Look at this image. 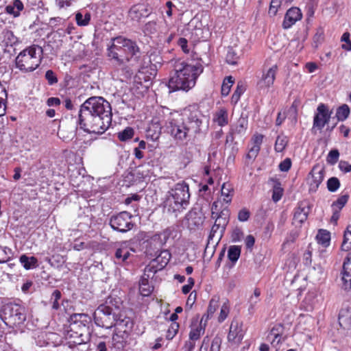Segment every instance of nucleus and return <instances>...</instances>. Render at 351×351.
I'll use <instances>...</instances> for the list:
<instances>
[{
    "label": "nucleus",
    "mask_w": 351,
    "mask_h": 351,
    "mask_svg": "<svg viewBox=\"0 0 351 351\" xmlns=\"http://www.w3.org/2000/svg\"><path fill=\"white\" fill-rule=\"evenodd\" d=\"M234 82V81L232 76L225 77L221 86V95L223 96H227L229 94Z\"/></svg>",
    "instance_id": "obj_40"
},
{
    "label": "nucleus",
    "mask_w": 351,
    "mask_h": 351,
    "mask_svg": "<svg viewBox=\"0 0 351 351\" xmlns=\"http://www.w3.org/2000/svg\"><path fill=\"white\" fill-rule=\"evenodd\" d=\"M171 258V254L167 250L160 252L152 261L158 266V268L162 269L169 263Z\"/></svg>",
    "instance_id": "obj_26"
},
{
    "label": "nucleus",
    "mask_w": 351,
    "mask_h": 351,
    "mask_svg": "<svg viewBox=\"0 0 351 351\" xmlns=\"http://www.w3.org/2000/svg\"><path fill=\"white\" fill-rule=\"evenodd\" d=\"M132 12L139 14L141 17H147L152 12V7L146 4H141L134 7L132 9Z\"/></svg>",
    "instance_id": "obj_32"
},
{
    "label": "nucleus",
    "mask_w": 351,
    "mask_h": 351,
    "mask_svg": "<svg viewBox=\"0 0 351 351\" xmlns=\"http://www.w3.org/2000/svg\"><path fill=\"white\" fill-rule=\"evenodd\" d=\"M213 123L220 127H223L228 124V112L225 108H220L214 114L213 117Z\"/></svg>",
    "instance_id": "obj_21"
},
{
    "label": "nucleus",
    "mask_w": 351,
    "mask_h": 351,
    "mask_svg": "<svg viewBox=\"0 0 351 351\" xmlns=\"http://www.w3.org/2000/svg\"><path fill=\"white\" fill-rule=\"evenodd\" d=\"M154 291L153 280L141 277L139 281V291L141 295L146 297L151 295Z\"/></svg>",
    "instance_id": "obj_22"
},
{
    "label": "nucleus",
    "mask_w": 351,
    "mask_h": 351,
    "mask_svg": "<svg viewBox=\"0 0 351 351\" xmlns=\"http://www.w3.org/2000/svg\"><path fill=\"white\" fill-rule=\"evenodd\" d=\"M132 218V215L130 213L123 211L111 216L109 223L114 230L125 233L134 226Z\"/></svg>",
    "instance_id": "obj_9"
},
{
    "label": "nucleus",
    "mask_w": 351,
    "mask_h": 351,
    "mask_svg": "<svg viewBox=\"0 0 351 351\" xmlns=\"http://www.w3.org/2000/svg\"><path fill=\"white\" fill-rule=\"evenodd\" d=\"M239 59L237 53L233 49H229L226 55V62L229 64L234 65L237 64Z\"/></svg>",
    "instance_id": "obj_51"
},
{
    "label": "nucleus",
    "mask_w": 351,
    "mask_h": 351,
    "mask_svg": "<svg viewBox=\"0 0 351 351\" xmlns=\"http://www.w3.org/2000/svg\"><path fill=\"white\" fill-rule=\"evenodd\" d=\"M283 189L279 182H276L272 189V199L274 202H278L282 196Z\"/></svg>",
    "instance_id": "obj_42"
},
{
    "label": "nucleus",
    "mask_w": 351,
    "mask_h": 351,
    "mask_svg": "<svg viewBox=\"0 0 351 351\" xmlns=\"http://www.w3.org/2000/svg\"><path fill=\"white\" fill-rule=\"evenodd\" d=\"M135 252L136 250L128 241L123 242L115 251V261L117 264L128 265L132 262Z\"/></svg>",
    "instance_id": "obj_11"
},
{
    "label": "nucleus",
    "mask_w": 351,
    "mask_h": 351,
    "mask_svg": "<svg viewBox=\"0 0 351 351\" xmlns=\"http://www.w3.org/2000/svg\"><path fill=\"white\" fill-rule=\"evenodd\" d=\"M324 177V170L313 167L307 177V183L309 186V191L315 193L318 189Z\"/></svg>",
    "instance_id": "obj_17"
},
{
    "label": "nucleus",
    "mask_w": 351,
    "mask_h": 351,
    "mask_svg": "<svg viewBox=\"0 0 351 351\" xmlns=\"http://www.w3.org/2000/svg\"><path fill=\"white\" fill-rule=\"evenodd\" d=\"M137 173L143 178L149 177L153 173V165L149 162L140 165L137 169Z\"/></svg>",
    "instance_id": "obj_36"
},
{
    "label": "nucleus",
    "mask_w": 351,
    "mask_h": 351,
    "mask_svg": "<svg viewBox=\"0 0 351 351\" xmlns=\"http://www.w3.org/2000/svg\"><path fill=\"white\" fill-rule=\"evenodd\" d=\"M2 38L6 45L13 46L19 43L18 38L9 29H4L2 32Z\"/></svg>",
    "instance_id": "obj_31"
},
{
    "label": "nucleus",
    "mask_w": 351,
    "mask_h": 351,
    "mask_svg": "<svg viewBox=\"0 0 351 351\" xmlns=\"http://www.w3.org/2000/svg\"><path fill=\"white\" fill-rule=\"evenodd\" d=\"M134 135V130L131 128H126L124 130L118 134L119 139L121 141H125L130 139Z\"/></svg>",
    "instance_id": "obj_54"
},
{
    "label": "nucleus",
    "mask_w": 351,
    "mask_h": 351,
    "mask_svg": "<svg viewBox=\"0 0 351 351\" xmlns=\"http://www.w3.org/2000/svg\"><path fill=\"white\" fill-rule=\"evenodd\" d=\"M278 71V66L274 64L270 66L265 62L263 66L262 75L260 77L257 86L260 90H265L274 85L276 76Z\"/></svg>",
    "instance_id": "obj_10"
},
{
    "label": "nucleus",
    "mask_w": 351,
    "mask_h": 351,
    "mask_svg": "<svg viewBox=\"0 0 351 351\" xmlns=\"http://www.w3.org/2000/svg\"><path fill=\"white\" fill-rule=\"evenodd\" d=\"M292 162L291 158H286L282 160L278 165V168L280 171L287 172L291 167Z\"/></svg>",
    "instance_id": "obj_60"
},
{
    "label": "nucleus",
    "mask_w": 351,
    "mask_h": 351,
    "mask_svg": "<svg viewBox=\"0 0 351 351\" xmlns=\"http://www.w3.org/2000/svg\"><path fill=\"white\" fill-rule=\"evenodd\" d=\"M84 333L79 332L77 334L69 335V333L67 332L66 339L68 340L69 347H74L78 345H82L88 341L90 336L84 337Z\"/></svg>",
    "instance_id": "obj_23"
},
{
    "label": "nucleus",
    "mask_w": 351,
    "mask_h": 351,
    "mask_svg": "<svg viewBox=\"0 0 351 351\" xmlns=\"http://www.w3.org/2000/svg\"><path fill=\"white\" fill-rule=\"evenodd\" d=\"M196 212L190 211L186 216V219L188 221V226L190 228H192V226H197L200 223V217L197 216Z\"/></svg>",
    "instance_id": "obj_44"
},
{
    "label": "nucleus",
    "mask_w": 351,
    "mask_h": 351,
    "mask_svg": "<svg viewBox=\"0 0 351 351\" xmlns=\"http://www.w3.org/2000/svg\"><path fill=\"white\" fill-rule=\"evenodd\" d=\"M178 45L180 47L182 51L186 54H190L193 52V45L189 44L187 40L184 38H180L178 41Z\"/></svg>",
    "instance_id": "obj_47"
},
{
    "label": "nucleus",
    "mask_w": 351,
    "mask_h": 351,
    "mask_svg": "<svg viewBox=\"0 0 351 351\" xmlns=\"http://www.w3.org/2000/svg\"><path fill=\"white\" fill-rule=\"evenodd\" d=\"M69 322L77 324L80 326V332L84 333V337L90 336L89 325L91 317L86 313H75L71 315Z\"/></svg>",
    "instance_id": "obj_16"
},
{
    "label": "nucleus",
    "mask_w": 351,
    "mask_h": 351,
    "mask_svg": "<svg viewBox=\"0 0 351 351\" xmlns=\"http://www.w3.org/2000/svg\"><path fill=\"white\" fill-rule=\"evenodd\" d=\"M112 122L110 103L101 97H91L80 106L79 123L88 133L103 134Z\"/></svg>",
    "instance_id": "obj_1"
},
{
    "label": "nucleus",
    "mask_w": 351,
    "mask_h": 351,
    "mask_svg": "<svg viewBox=\"0 0 351 351\" xmlns=\"http://www.w3.org/2000/svg\"><path fill=\"white\" fill-rule=\"evenodd\" d=\"M1 317L7 325L16 326L25 321L26 311L25 307L20 304L8 303L3 306Z\"/></svg>",
    "instance_id": "obj_7"
},
{
    "label": "nucleus",
    "mask_w": 351,
    "mask_h": 351,
    "mask_svg": "<svg viewBox=\"0 0 351 351\" xmlns=\"http://www.w3.org/2000/svg\"><path fill=\"white\" fill-rule=\"evenodd\" d=\"M259 152H260L259 147H254L252 146L246 155V159L249 160L251 162L254 161L256 159V158L257 157Z\"/></svg>",
    "instance_id": "obj_61"
},
{
    "label": "nucleus",
    "mask_w": 351,
    "mask_h": 351,
    "mask_svg": "<svg viewBox=\"0 0 351 351\" xmlns=\"http://www.w3.org/2000/svg\"><path fill=\"white\" fill-rule=\"evenodd\" d=\"M180 124L177 125V139L184 140L189 131L199 132L204 115L197 104L189 105L180 110Z\"/></svg>",
    "instance_id": "obj_4"
},
{
    "label": "nucleus",
    "mask_w": 351,
    "mask_h": 351,
    "mask_svg": "<svg viewBox=\"0 0 351 351\" xmlns=\"http://www.w3.org/2000/svg\"><path fill=\"white\" fill-rule=\"evenodd\" d=\"M160 270L161 269L158 268V266L154 264V262L151 261L150 263L145 267L142 277H146L147 279L149 278L153 280L156 273Z\"/></svg>",
    "instance_id": "obj_34"
},
{
    "label": "nucleus",
    "mask_w": 351,
    "mask_h": 351,
    "mask_svg": "<svg viewBox=\"0 0 351 351\" xmlns=\"http://www.w3.org/2000/svg\"><path fill=\"white\" fill-rule=\"evenodd\" d=\"M124 319L118 322L112 337V345L118 350L123 349L128 344L130 332L134 326L133 320L130 317H124Z\"/></svg>",
    "instance_id": "obj_8"
},
{
    "label": "nucleus",
    "mask_w": 351,
    "mask_h": 351,
    "mask_svg": "<svg viewBox=\"0 0 351 351\" xmlns=\"http://www.w3.org/2000/svg\"><path fill=\"white\" fill-rule=\"evenodd\" d=\"M124 317H130L128 312L123 308L120 298L108 297L105 303L100 304L93 313V318L97 326L110 328L118 325Z\"/></svg>",
    "instance_id": "obj_2"
},
{
    "label": "nucleus",
    "mask_w": 351,
    "mask_h": 351,
    "mask_svg": "<svg viewBox=\"0 0 351 351\" xmlns=\"http://www.w3.org/2000/svg\"><path fill=\"white\" fill-rule=\"evenodd\" d=\"M244 335L245 330L243 328V324L237 319H233L228 335V341L232 345L238 346L241 343Z\"/></svg>",
    "instance_id": "obj_13"
},
{
    "label": "nucleus",
    "mask_w": 351,
    "mask_h": 351,
    "mask_svg": "<svg viewBox=\"0 0 351 351\" xmlns=\"http://www.w3.org/2000/svg\"><path fill=\"white\" fill-rule=\"evenodd\" d=\"M205 328L204 326L199 324L193 325L189 334V338L191 341L197 340L204 333Z\"/></svg>",
    "instance_id": "obj_37"
},
{
    "label": "nucleus",
    "mask_w": 351,
    "mask_h": 351,
    "mask_svg": "<svg viewBox=\"0 0 351 351\" xmlns=\"http://www.w3.org/2000/svg\"><path fill=\"white\" fill-rule=\"evenodd\" d=\"M302 17L301 10L296 7H293L289 9L285 16L282 23L284 29H289L293 25L298 21H300Z\"/></svg>",
    "instance_id": "obj_18"
},
{
    "label": "nucleus",
    "mask_w": 351,
    "mask_h": 351,
    "mask_svg": "<svg viewBox=\"0 0 351 351\" xmlns=\"http://www.w3.org/2000/svg\"><path fill=\"white\" fill-rule=\"evenodd\" d=\"M241 254V247L238 245L230 246L228 251V257L232 263L239 259Z\"/></svg>",
    "instance_id": "obj_39"
},
{
    "label": "nucleus",
    "mask_w": 351,
    "mask_h": 351,
    "mask_svg": "<svg viewBox=\"0 0 351 351\" xmlns=\"http://www.w3.org/2000/svg\"><path fill=\"white\" fill-rule=\"evenodd\" d=\"M261 299L250 298L248 300V313L251 315H254L258 308V303Z\"/></svg>",
    "instance_id": "obj_53"
},
{
    "label": "nucleus",
    "mask_w": 351,
    "mask_h": 351,
    "mask_svg": "<svg viewBox=\"0 0 351 351\" xmlns=\"http://www.w3.org/2000/svg\"><path fill=\"white\" fill-rule=\"evenodd\" d=\"M245 87L242 84H238L236 90L232 95L231 102L237 104L240 99L241 95L244 93Z\"/></svg>",
    "instance_id": "obj_52"
},
{
    "label": "nucleus",
    "mask_w": 351,
    "mask_h": 351,
    "mask_svg": "<svg viewBox=\"0 0 351 351\" xmlns=\"http://www.w3.org/2000/svg\"><path fill=\"white\" fill-rule=\"evenodd\" d=\"M219 298L217 296H214L211 298L209 302V305L207 310V313L209 315H213L219 306Z\"/></svg>",
    "instance_id": "obj_55"
},
{
    "label": "nucleus",
    "mask_w": 351,
    "mask_h": 351,
    "mask_svg": "<svg viewBox=\"0 0 351 351\" xmlns=\"http://www.w3.org/2000/svg\"><path fill=\"white\" fill-rule=\"evenodd\" d=\"M202 72L200 66L186 64L182 69L177 70V90L189 91L193 88L199 75Z\"/></svg>",
    "instance_id": "obj_6"
},
{
    "label": "nucleus",
    "mask_w": 351,
    "mask_h": 351,
    "mask_svg": "<svg viewBox=\"0 0 351 351\" xmlns=\"http://www.w3.org/2000/svg\"><path fill=\"white\" fill-rule=\"evenodd\" d=\"M350 108L346 104L339 106L336 111V117L339 121H345L350 114Z\"/></svg>",
    "instance_id": "obj_38"
},
{
    "label": "nucleus",
    "mask_w": 351,
    "mask_h": 351,
    "mask_svg": "<svg viewBox=\"0 0 351 351\" xmlns=\"http://www.w3.org/2000/svg\"><path fill=\"white\" fill-rule=\"evenodd\" d=\"M221 194L223 197V201L226 204H229L232 201L234 194L233 186L230 182L223 184L221 189Z\"/></svg>",
    "instance_id": "obj_27"
},
{
    "label": "nucleus",
    "mask_w": 351,
    "mask_h": 351,
    "mask_svg": "<svg viewBox=\"0 0 351 351\" xmlns=\"http://www.w3.org/2000/svg\"><path fill=\"white\" fill-rule=\"evenodd\" d=\"M243 237V232L241 228H236L233 230L231 239L233 242L240 241Z\"/></svg>",
    "instance_id": "obj_62"
},
{
    "label": "nucleus",
    "mask_w": 351,
    "mask_h": 351,
    "mask_svg": "<svg viewBox=\"0 0 351 351\" xmlns=\"http://www.w3.org/2000/svg\"><path fill=\"white\" fill-rule=\"evenodd\" d=\"M308 212L309 208L308 207H298L296 208L293 216L295 223H302L304 222L308 217Z\"/></svg>",
    "instance_id": "obj_29"
},
{
    "label": "nucleus",
    "mask_w": 351,
    "mask_h": 351,
    "mask_svg": "<svg viewBox=\"0 0 351 351\" xmlns=\"http://www.w3.org/2000/svg\"><path fill=\"white\" fill-rule=\"evenodd\" d=\"M45 78L49 85H53L58 82L57 77L52 70H48L46 71Z\"/></svg>",
    "instance_id": "obj_63"
},
{
    "label": "nucleus",
    "mask_w": 351,
    "mask_h": 351,
    "mask_svg": "<svg viewBox=\"0 0 351 351\" xmlns=\"http://www.w3.org/2000/svg\"><path fill=\"white\" fill-rule=\"evenodd\" d=\"M248 126L247 119L244 117H241L236 123L232 124L230 127V130L235 135L243 136L245 134Z\"/></svg>",
    "instance_id": "obj_20"
},
{
    "label": "nucleus",
    "mask_w": 351,
    "mask_h": 351,
    "mask_svg": "<svg viewBox=\"0 0 351 351\" xmlns=\"http://www.w3.org/2000/svg\"><path fill=\"white\" fill-rule=\"evenodd\" d=\"M41 47L33 45L21 51L15 59L16 67L23 73L35 71L41 64L43 59Z\"/></svg>",
    "instance_id": "obj_5"
},
{
    "label": "nucleus",
    "mask_w": 351,
    "mask_h": 351,
    "mask_svg": "<svg viewBox=\"0 0 351 351\" xmlns=\"http://www.w3.org/2000/svg\"><path fill=\"white\" fill-rule=\"evenodd\" d=\"M23 8L24 5L21 0H14L12 4H10L5 7V12L7 14L12 15L14 17H19Z\"/></svg>",
    "instance_id": "obj_24"
},
{
    "label": "nucleus",
    "mask_w": 351,
    "mask_h": 351,
    "mask_svg": "<svg viewBox=\"0 0 351 351\" xmlns=\"http://www.w3.org/2000/svg\"><path fill=\"white\" fill-rule=\"evenodd\" d=\"M342 274L343 287L344 289L351 288V252L346 258L343 265Z\"/></svg>",
    "instance_id": "obj_19"
},
{
    "label": "nucleus",
    "mask_w": 351,
    "mask_h": 351,
    "mask_svg": "<svg viewBox=\"0 0 351 351\" xmlns=\"http://www.w3.org/2000/svg\"><path fill=\"white\" fill-rule=\"evenodd\" d=\"M106 55L110 60L119 66L130 62L137 63L140 49L135 41L123 36H117L111 39Z\"/></svg>",
    "instance_id": "obj_3"
},
{
    "label": "nucleus",
    "mask_w": 351,
    "mask_h": 351,
    "mask_svg": "<svg viewBox=\"0 0 351 351\" xmlns=\"http://www.w3.org/2000/svg\"><path fill=\"white\" fill-rule=\"evenodd\" d=\"M19 261L23 267L27 270L35 268L38 265V260L34 256L29 257L23 254L21 256Z\"/></svg>",
    "instance_id": "obj_30"
},
{
    "label": "nucleus",
    "mask_w": 351,
    "mask_h": 351,
    "mask_svg": "<svg viewBox=\"0 0 351 351\" xmlns=\"http://www.w3.org/2000/svg\"><path fill=\"white\" fill-rule=\"evenodd\" d=\"M189 185L184 181L177 183V210H184L189 204Z\"/></svg>",
    "instance_id": "obj_14"
},
{
    "label": "nucleus",
    "mask_w": 351,
    "mask_h": 351,
    "mask_svg": "<svg viewBox=\"0 0 351 351\" xmlns=\"http://www.w3.org/2000/svg\"><path fill=\"white\" fill-rule=\"evenodd\" d=\"M339 152L337 149H332L327 156V162L330 165H335L339 159Z\"/></svg>",
    "instance_id": "obj_58"
},
{
    "label": "nucleus",
    "mask_w": 351,
    "mask_h": 351,
    "mask_svg": "<svg viewBox=\"0 0 351 351\" xmlns=\"http://www.w3.org/2000/svg\"><path fill=\"white\" fill-rule=\"evenodd\" d=\"M8 94L5 88L0 83V117L5 113Z\"/></svg>",
    "instance_id": "obj_35"
},
{
    "label": "nucleus",
    "mask_w": 351,
    "mask_h": 351,
    "mask_svg": "<svg viewBox=\"0 0 351 351\" xmlns=\"http://www.w3.org/2000/svg\"><path fill=\"white\" fill-rule=\"evenodd\" d=\"M351 248V230L350 227L344 232L343 240L341 244V249L343 251H348Z\"/></svg>",
    "instance_id": "obj_43"
},
{
    "label": "nucleus",
    "mask_w": 351,
    "mask_h": 351,
    "mask_svg": "<svg viewBox=\"0 0 351 351\" xmlns=\"http://www.w3.org/2000/svg\"><path fill=\"white\" fill-rule=\"evenodd\" d=\"M348 198V195H341L335 202L332 203L331 206L332 209H339V210H341L347 203Z\"/></svg>",
    "instance_id": "obj_50"
},
{
    "label": "nucleus",
    "mask_w": 351,
    "mask_h": 351,
    "mask_svg": "<svg viewBox=\"0 0 351 351\" xmlns=\"http://www.w3.org/2000/svg\"><path fill=\"white\" fill-rule=\"evenodd\" d=\"M223 135V132L221 129L215 131L212 134V145L217 147L220 145L219 140Z\"/></svg>",
    "instance_id": "obj_59"
},
{
    "label": "nucleus",
    "mask_w": 351,
    "mask_h": 351,
    "mask_svg": "<svg viewBox=\"0 0 351 351\" xmlns=\"http://www.w3.org/2000/svg\"><path fill=\"white\" fill-rule=\"evenodd\" d=\"M175 126L176 124L173 119L167 121L163 127L164 132L171 134L173 138H176V134H174Z\"/></svg>",
    "instance_id": "obj_57"
},
{
    "label": "nucleus",
    "mask_w": 351,
    "mask_h": 351,
    "mask_svg": "<svg viewBox=\"0 0 351 351\" xmlns=\"http://www.w3.org/2000/svg\"><path fill=\"white\" fill-rule=\"evenodd\" d=\"M316 237L317 239V242L319 244H322L324 246H327L329 245L330 240V235L329 232L321 230L319 231Z\"/></svg>",
    "instance_id": "obj_41"
},
{
    "label": "nucleus",
    "mask_w": 351,
    "mask_h": 351,
    "mask_svg": "<svg viewBox=\"0 0 351 351\" xmlns=\"http://www.w3.org/2000/svg\"><path fill=\"white\" fill-rule=\"evenodd\" d=\"M12 256V251L8 247H0V263L8 262Z\"/></svg>",
    "instance_id": "obj_45"
},
{
    "label": "nucleus",
    "mask_w": 351,
    "mask_h": 351,
    "mask_svg": "<svg viewBox=\"0 0 351 351\" xmlns=\"http://www.w3.org/2000/svg\"><path fill=\"white\" fill-rule=\"evenodd\" d=\"M221 340L219 337H215L210 342L209 351H220Z\"/></svg>",
    "instance_id": "obj_64"
},
{
    "label": "nucleus",
    "mask_w": 351,
    "mask_h": 351,
    "mask_svg": "<svg viewBox=\"0 0 351 351\" xmlns=\"http://www.w3.org/2000/svg\"><path fill=\"white\" fill-rule=\"evenodd\" d=\"M288 143V140L286 136H278L275 145L274 149L277 152H282L286 147Z\"/></svg>",
    "instance_id": "obj_46"
},
{
    "label": "nucleus",
    "mask_w": 351,
    "mask_h": 351,
    "mask_svg": "<svg viewBox=\"0 0 351 351\" xmlns=\"http://www.w3.org/2000/svg\"><path fill=\"white\" fill-rule=\"evenodd\" d=\"M293 1V0H271L268 12L269 14L275 16L279 9L281 8H285Z\"/></svg>",
    "instance_id": "obj_25"
},
{
    "label": "nucleus",
    "mask_w": 351,
    "mask_h": 351,
    "mask_svg": "<svg viewBox=\"0 0 351 351\" xmlns=\"http://www.w3.org/2000/svg\"><path fill=\"white\" fill-rule=\"evenodd\" d=\"M339 322L343 328L351 327V313L349 308H342L339 314Z\"/></svg>",
    "instance_id": "obj_28"
},
{
    "label": "nucleus",
    "mask_w": 351,
    "mask_h": 351,
    "mask_svg": "<svg viewBox=\"0 0 351 351\" xmlns=\"http://www.w3.org/2000/svg\"><path fill=\"white\" fill-rule=\"evenodd\" d=\"M339 180L336 177H332L327 181V189L330 192H335L340 187Z\"/></svg>",
    "instance_id": "obj_49"
},
{
    "label": "nucleus",
    "mask_w": 351,
    "mask_h": 351,
    "mask_svg": "<svg viewBox=\"0 0 351 351\" xmlns=\"http://www.w3.org/2000/svg\"><path fill=\"white\" fill-rule=\"evenodd\" d=\"M61 292L59 290H54L52 293L51 300L52 301V308L58 310L60 308L59 300L61 298Z\"/></svg>",
    "instance_id": "obj_56"
},
{
    "label": "nucleus",
    "mask_w": 351,
    "mask_h": 351,
    "mask_svg": "<svg viewBox=\"0 0 351 351\" xmlns=\"http://www.w3.org/2000/svg\"><path fill=\"white\" fill-rule=\"evenodd\" d=\"M230 313V304L228 302H224L221 306L220 313L218 317V322L219 323L223 322L228 317Z\"/></svg>",
    "instance_id": "obj_48"
},
{
    "label": "nucleus",
    "mask_w": 351,
    "mask_h": 351,
    "mask_svg": "<svg viewBox=\"0 0 351 351\" xmlns=\"http://www.w3.org/2000/svg\"><path fill=\"white\" fill-rule=\"evenodd\" d=\"M330 116L331 112L329 111L327 106L324 104H319L314 116L313 128L322 130L329 122Z\"/></svg>",
    "instance_id": "obj_12"
},
{
    "label": "nucleus",
    "mask_w": 351,
    "mask_h": 351,
    "mask_svg": "<svg viewBox=\"0 0 351 351\" xmlns=\"http://www.w3.org/2000/svg\"><path fill=\"white\" fill-rule=\"evenodd\" d=\"M228 223V219L223 212H221L219 216L215 219L214 225L213 226L210 234L208 236V240H213L216 237L217 242H218L225 230L226 226Z\"/></svg>",
    "instance_id": "obj_15"
},
{
    "label": "nucleus",
    "mask_w": 351,
    "mask_h": 351,
    "mask_svg": "<svg viewBox=\"0 0 351 351\" xmlns=\"http://www.w3.org/2000/svg\"><path fill=\"white\" fill-rule=\"evenodd\" d=\"M90 20V14L86 11L79 12L75 14V21L78 25L86 26Z\"/></svg>",
    "instance_id": "obj_33"
}]
</instances>
